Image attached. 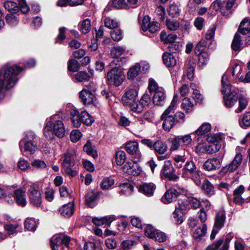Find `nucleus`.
Masks as SVG:
<instances>
[{
	"label": "nucleus",
	"instance_id": "obj_1",
	"mask_svg": "<svg viewBox=\"0 0 250 250\" xmlns=\"http://www.w3.org/2000/svg\"><path fill=\"white\" fill-rule=\"evenodd\" d=\"M22 68L14 65H6L3 68V74L0 71V93H2L4 89H10L17 83L19 75L22 70Z\"/></svg>",
	"mask_w": 250,
	"mask_h": 250
},
{
	"label": "nucleus",
	"instance_id": "obj_2",
	"mask_svg": "<svg viewBox=\"0 0 250 250\" xmlns=\"http://www.w3.org/2000/svg\"><path fill=\"white\" fill-rule=\"evenodd\" d=\"M221 139V136L218 133L210 134L207 138V141L210 144H199L196 147V151L199 153H215L218 151L221 147V145L220 143Z\"/></svg>",
	"mask_w": 250,
	"mask_h": 250
},
{
	"label": "nucleus",
	"instance_id": "obj_3",
	"mask_svg": "<svg viewBox=\"0 0 250 250\" xmlns=\"http://www.w3.org/2000/svg\"><path fill=\"white\" fill-rule=\"evenodd\" d=\"M65 128L62 121L57 120L54 123L48 122L44 128L43 134L48 139L52 140L55 135L60 138L65 136Z\"/></svg>",
	"mask_w": 250,
	"mask_h": 250
},
{
	"label": "nucleus",
	"instance_id": "obj_4",
	"mask_svg": "<svg viewBox=\"0 0 250 250\" xmlns=\"http://www.w3.org/2000/svg\"><path fill=\"white\" fill-rule=\"evenodd\" d=\"M221 92L224 94L226 92L229 91V94H225L223 97L224 102L225 106L228 108L232 107L236 102L238 96L237 93L234 90H231L229 82L228 80V76L223 75L222 77Z\"/></svg>",
	"mask_w": 250,
	"mask_h": 250
},
{
	"label": "nucleus",
	"instance_id": "obj_5",
	"mask_svg": "<svg viewBox=\"0 0 250 250\" xmlns=\"http://www.w3.org/2000/svg\"><path fill=\"white\" fill-rule=\"evenodd\" d=\"M75 153L73 150L64 153L61 158V166L63 170L71 177L76 176L77 171L74 168L75 165Z\"/></svg>",
	"mask_w": 250,
	"mask_h": 250
},
{
	"label": "nucleus",
	"instance_id": "obj_6",
	"mask_svg": "<svg viewBox=\"0 0 250 250\" xmlns=\"http://www.w3.org/2000/svg\"><path fill=\"white\" fill-rule=\"evenodd\" d=\"M70 115L72 123L77 128L79 127L82 123L86 125H91L94 121L93 117L86 111H82L80 113L78 110L72 109Z\"/></svg>",
	"mask_w": 250,
	"mask_h": 250
},
{
	"label": "nucleus",
	"instance_id": "obj_7",
	"mask_svg": "<svg viewBox=\"0 0 250 250\" xmlns=\"http://www.w3.org/2000/svg\"><path fill=\"white\" fill-rule=\"evenodd\" d=\"M19 145L24 155L26 156L24 153L26 152L34 153L37 149V143L34 134L31 132H27L25 137L20 141Z\"/></svg>",
	"mask_w": 250,
	"mask_h": 250
},
{
	"label": "nucleus",
	"instance_id": "obj_8",
	"mask_svg": "<svg viewBox=\"0 0 250 250\" xmlns=\"http://www.w3.org/2000/svg\"><path fill=\"white\" fill-rule=\"evenodd\" d=\"M96 89V85L92 83L89 84L88 89L83 88L79 93V97L85 105L91 104L95 106L98 105V101L94 93Z\"/></svg>",
	"mask_w": 250,
	"mask_h": 250
},
{
	"label": "nucleus",
	"instance_id": "obj_9",
	"mask_svg": "<svg viewBox=\"0 0 250 250\" xmlns=\"http://www.w3.org/2000/svg\"><path fill=\"white\" fill-rule=\"evenodd\" d=\"M125 77L124 72L122 69L114 67L107 73V83L109 85L118 86L123 83Z\"/></svg>",
	"mask_w": 250,
	"mask_h": 250
},
{
	"label": "nucleus",
	"instance_id": "obj_10",
	"mask_svg": "<svg viewBox=\"0 0 250 250\" xmlns=\"http://www.w3.org/2000/svg\"><path fill=\"white\" fill-rule=\"evenodd\" d=\"M190 135L174 136L168 139L169 149L171 151L178 150L181 146H188L191 142Z\"/></svg>",
	"mask_w": 250,
	"mask_h": 250
},
{
	"label": "nucleus",
	"instance_id": "obj_11",
	"mask_svg": "<svg viewBox=\"0 0 250 250\" xmlns=\"http://www.w3.org/2000/svg\"><path fill=\"white\" fill-rule=\"evenodd\" d=\"M50 242L52 250H58L59 247L62 245H64L67 248L70 249V237L63 234L53 236Z\"/></svg>",
	"mask_w": 250,
	"mask_h": 250
},
{
	"label": "nucleus",
	"instance_id": "obj_12",
	"mask_svg": "<svg viewBox=\"0 0 250 250\" xmlns=\"http://www.w3.org/2000/svg\"><path fill=\"white\" fill-rule=\"evenodd\" d=\"M162 177H165L171 180H175L178 176L175 174V169L169 160L165 161L160 172Z\"/></svg>",
	"mask_w": 250,
	"mask_h": 250
},
{
	"label": "nucleus",
	"instance_id": "obj_13",
	"mask_svg": "<svg viewBox=\"0 0 250 250\" xmlns=\"http://www.w3.org/2000/svg\"><path fill=\"white\" fill-rule=\"evenodd\" d=\"M28 194L30 203L36 207H39L42 202L41 193L38 190V187L35 185H31L28 190Z\"/></svg>",
	"mask_w": 250,
	"mask_h": 250
},
{
	"label": "nucleus",
	"instance_id": "obj_14",
	"mask_svg": "<svg viewBox=\"0 0 250 250\" xmlns=\"http://www.w3.org/2000/svg\"><path fill=\"white\" fill-rule=\"evenodd\" d=\"M150 18L146 15L144 17L141 23V29L144 32L148 30L150 33H154L160 30V24L158 22H150Z\"/></svg>",
	"mask_w": 250,
	"mask_h": 250
},
{
	"label": "nucleus",
	"instance_id": "obj_15",
	"mask_svg": "<svg viewBox=\"0 0 250 250\" xmlns=\"http://www.w3.org/2000/svg\"><path fill=\"white\" fill-rule=\"evenodd\" d=\"M123 171L129 175L137 176L142 172V168L139 165L134 161L127 162L122 167Z\"/></svg>",
	"mask_w": 250,
	"mask_h": 250
},
{
	"label": "nucleus",
	"instance_id": "obj_16",
	"mask_svg": "<svg viewBox=\"0 0 250 250\" xmlns=\"http://www.w3.org/2000/svg\"><path fill=\"white\" fill-rule=\"evenodd\" d=\"M184 192L185 189L183 188H180L178 190L174 188H170L162 198V201L165 204L171 203L173 198H176L180 194Z\"/></svg>",
	"mask_w": 250,
	"mask_h": 250
},
{
	"label": "nucleus",
	"instance_id": "obj_17",
	"mask_svg": "<svg viewBox=\"0 0 250 250\" xmlns=\"http://www.w3.org/2000/svg\"><path fill=\"white\" fill-rule=\"evenodd\" d=\"M138 93L135 89H129L123 96L122 101L124 105L128 107L136 101Z\"/></svg>",
	"mask_w": 250,
	"mask_h": 250
},
{
	"label": "nucleus",
	"instance_id": "obj_18",
	"mask_svg": "<svg viewBox=\"0 0 250 250\" xmlns=\"http://www.w3.org/2000/svg\"><path fill=\"white\" fill-rule=\"evenodd\" d=\"M243 160V156L240 153L236 154L233 160L228 165L223 167L225 172H233L240 166Z\"/></svg>",
	"mask_w": 250,
	"mask_h": 250
},
{
	"label": "nucleus",
	"instance_id": "obj_19",
	"mask_svg": "<svg viewBox=\"0 0 250 250\" xmlns=\"http://www.w3.org/2000/svg\"><path fill=\"white\" fill-rule=\"evenodd\" d=\"M125 149L127 152L131 155H136L139 160L141 156L139 150V144L136 141H129L125 144Z\"/></svg>",
	"mask_w": 250,
	"mask_h": 250
},
{
	"label": "nucleus",
	"instance_id": "obj_20",
	"mask_svg": "<svg viewBox=\"0 0 250 250\" xmlns=\"http://www.w3.org/2000/svg\"><path fill=\"white\" fill-rule=\"evenodd\" d=\"M236 0H226L222 2L220 9L222 15L228 16L231 14V8L235 5Z\"/></svg>",
	"mask_w": 250,
	"mask_h": 250
},
{
	"label": "nucleus",
	"instance_id": "obj_21",
	"mask_svg": "<svg viewBox=\"0 0 250 250\" xmlns=\"http://www.w3.org/2000/svg\"><path fill=\"white\" fill-rule=\"evenodd\" d=\"M221 161L217 158H212L207 160L204 164L203 167L207 170H213L219 169L221 167Z\"/></svg>",
	"mask_w": 250,
	"mask_h": 250
},
{
	"label": "nucleus",
	"instance_id": "obj_22",
	"mask_svg": "<svg viewBox=\"0 0 250 250\" xmlns=\"http://www.w3.org/2000/svg\"><path fill=\"white\" fill-rule=\"evenodd\" d=\"M156 189V186L152 183H144L140 185L139 190L140 192L147 196H151L153 195Z\"/></svg>",
	"mask_w": 250,
	"mask_h": 250
},
{
	"label": "nucleus",
	"instance_id": "obj_23",
	"mask_svg": "<svg viewBox=\"0 0 250 250\" xmlns=\"http://www.w3.org/2000/svg\"><path fill=\"white\" fill-rule=\"evenodd\" d=\"M196 171H197L196 167L193 162H187L182 169V177L185 178H188L190 174Z\"/></svg>",
	"mask_w": 250,
	"mask_h": 250
},
{
	"label": "nucleus",
	"instance_id": "obj_24",
	"mask_svg": "<svg viewBox=\"0 0 250 250\" xmlns=\"http://www.w3.org/2000/svg\"><path fill=\"white\" fill-rule=\"evenodd\" d=\"M60 213L65 217L72 215L74 212V204L73 202H70L63 205L60 209Z\"/></svg>",
	"mask_w": 250,
	"mask_h": 250
},
{
	"label": "nucleus",
	"instance_id": "obj_25",
	"mask_svg": "<svg viewBox=\"0 0 250 250\" xmlns=\"http://www.w3.org/2000/svg\"><path fill=\"white\" fill-rule=\"evenodd\" d=\"M166 98V95L163 88H160L156 91L153 97V102L156 105L163 104Z\"/></svg>",
	"mask_w": 250,
	"mask_h": 250
},
{
	"label": "nucleus",
	"instance_id": "obj_26",
	"mask_svg": "<svg viewBox=\"0 0 250 250\" xmlns=\"http://www.w3.org/2000/svg\"><path fill=\"white\" fill-rule=\"evenodd\" d=\"M245 187L243 185H240L235 189L233 191V201L238 204H241L244 202V199L241 197L244 192Z\"/></svg>",
	"mask_w": 250,
	"mask_h": 250
},
{
	"label": "nucleus",
	"instance_id": "obj_27",
	"mask_svg": "<svg viewBox=\"0 0 250 250\" xmlns=\"http://www.w3.org/2000/svg\"><path fill=\"white\" fill-rule=\"evenodd\" d=\"M15 199L16 203L20 206H24L26 204L25 192L21 189L16 190L14 192Z\"/></svg>",
	"mask_w": 250,
	"mask_h": 250
},
{
	"label": "nucleus",
	"instance_id": "obj_28",
	"mask_svg": "<svg viewBox=\"0 0 250 250\" xmlns=\"http://www.w3.org/2000/svg\"><path fill=\"white\" fill-rule=\"evenodd\" d=\"M114 219L113 216H107L102 218H93L92 221L96 226H101L104 224L109 226Z\"/></svg>",
	"mask_w": 250,
	"mask_h": 250
},
{
	"label": "nucleus",
	"instance_id": "obj_29",
	"mask_svg": "<svg viewBox=\"0 0 250 250\" xmlns=\"http://www.w3.org/2000/svg\"><path fill=\"white\" fill-rule=\"evenodd\" d=\"M161 119L163 121V127L166 131H169L172 127L176 124L173 116H161Z\"/></svg>",
	"mask_w": 250,
	"mask_h": 250
},
{
	"label": "nucleus",
	"instance_id": "obj_30",
	"mask_svg": "<svg viewBox=\"0 0 250 250\" xmlns=\"http://www.w3.org/2000/svg\"><path fill=\"white\" fill-rule=\"evenodd\" d=\"M153 148L156 152L163 154L167 151V146L165 142L159 140L154 142Z\"/></svg>",
	"mask_w": 250,
	"mask_h": 250
},
{
	"label": "nucleus",
	"instance_id": "obj_31",
	"mask_svg": "<svg viewBox=\"0 0 250 250\" xmlns=\"http://www.w3.org/2000/svg\"><path fill=\"white\" fill-rule=\"evenodd\" d=\"M238 30L243 35H246L250 32V20L245 18L240 23Z\"/></svg>",
	"mask_w": 250,
	"mask_h": 250
},
{
	"label": "nucleus",
	"instance_id": "obj_32",
	"mask_svg": "<svg viewBox=\"0 0 250 250\" xmlns=\"http://www.w3.org/2000/svg\"><path fill=\"white\" fill-rule=\"evenodd\" d=\"M164 63L168 67H172L176 65V61L173 55L169 53L165 52L163 55Z\"/></svg>",
	"mask_w": 250,
	"mask_h": 250
},
{
	"label": "nucleus",
	"instance_id": "obj_33",
	"mask_svg": "<svg viewBox=\"0 0 250 250\" xmlns=\"http://www.w3.org/2000/svg\"><path fill=\"white\" fill-rule=\"evenodd\" d=\"M177 38L176 34L171 33L167 35L166 32L164 31H162L160 34L161 40L165 43L171 44L174 42Z\"/></svg>",
	"mask_w": 250,
	"mask_h": 250
},
{
	"label": "nucleus",
	"instance_id": "obj_34",
	"mask_svg": "<svg viewBox=\"0 0 250 250\" xmlns=\"http://www.w3.org/2000/svg\"><path fill=\"white\" fill-rule=\"evenodd\" d=\"M97 197L96 193L93 191L88 192L85 196L86 204L90 208L94 207L96 204V200Z\"/></svg>",
	"mask_w": 250,
	"mask_h": 250
},
{
	"label": "nucleus",
	"instance_id": "obj_35",
	"mask_svg": "<svg viewBox=\"0 0 250 250\" xmlns=\"http://www.w3.org/2000/svg\"><path fill=\"white\" fill-rule=\"evenodd\" d=\"M202 188L204 192L209 196L215 194L214 187L207 179L204 181Z\"/></svg>",
	"mask_w": 250,
	"mask_h": 250
},
{
	"label": "nucleus",
	"instance_id": "obj_36",
	"mask_svg": "<svg viewBox=\"0 0 250 250\" xmlns=\"http://www.w3.org/2000/svg\"><path fill=\"white\" fill-rule=\"evenodd\" d=\"M225 219L226 215L224 211H222L218 212L216 215L214 227L220 229L224 226Z\"/></svg>",
	"mask_w": 250,
	"mask_h": 250
},
{
	"label": "nucleus",
	"instance_id": "obj_37",
	"mask_svg": "<svg viewBox=\"0 0 250 250\" xmlns=\"http://www.w3.org/2000/svg\"><path fill=\"white\" fill-rule=\"evenodd\" d=\"M242 41L239 33H236L231 43V48L234 51H239L242 49Z\"/></svg>",
	"mask_w": 250,
	"mask_h": 250
},
{
	"label": "nucleus",
	"instance_id": "obj_38",
	"mask_svg": "<svg viewBox=\"0 0 250 250\" xmlns=\"http://www.w3.org/2000/svg\"><path fill=\"white\" fill-rule=\"evenodd\" d=\"M178 95L177 94H174L173 98L172 100L170 105L164 111L161 116H172L170 113L174 111L176 104L177 102Z\"/></svg>",
	"mask_w": 250,
	"mask_h": 250
},
{
	"label": "nucleus",
	"instance_id": "obj_39",
	"mask_svg": "<svg viewBox=\"0 0 250 250\" xmlns=\"http://www.w3.org/2000/svg\"><path fill=\"white\" fill-rule=\"evenodd\" d=\"M174 165L176 168H182L186 162V157L183 155H175L173 157Z\"/></svg>",
	"mask_w": 250,
	"mask_h": 250
},
{
	"label": "nucleus",
	"instance_id": "obj_40",
	"mask_svg": "<svg viewBox=\"0 0 250 250\" xmlns=\"http://www.w3.org/2000/svg\"><path fill=\"white\" fill-rule=\"evenodd\" d=\"M24 226L28 230L34 231L36 229L37 223L34 218H27L24 221Z\"/></svg>",
	"mask_w": 250,
	"mask_h": 250
},
{
	"label": "nucleus",
	"instance_id": "obj_41",
	"mask_svg": "<svg viewBox=\"0 0 250 250\" xmlns=\"http://www.w3.org/2000/svg\"><path fill=\"white\" fill-rule=\"evenodd\" d=\"M4 7L8 11L16 13L19 10V7L17 3L12 1H6L4 3Z\"/></svg>",
	"mask_w": 250,
	"mask_h": 250
},
{
	"label": "nucleus",
	"instance_id": "obj_42",
	"mask_svg": "<svg viewBox=\"0 0 250 250\" xmlns=\"http://www.w3.org/2000/svg\"><path fill=\"white\" fill-rule=\"evenodd\" d=\"M207 232V227L204 224L202 228L196 229L193 232V236L195 239H200L204 237Z\"/></svg>",
	"mask_w": 250,
	"mask_h": 250
},
{
	"label": "nucleus",
	"instance_id": "obj_43",
	"mask_svg": "<svg viewBox=\"0 0 250 250\" xmlns=\"http://www.w3.org/2000/svg\"><path fill=\"white\" fill-rule=\"evenodd\" d=\"M168 14L172 17H177L180 15V9L175 3L170 4L167 9Z\"/></svg>",
	"mask_w": 250,
	"mask_h": 250
},
{
	"label": "nucleus",
	"instance_id": "obj_44",
	"mask_svg": "<svg viewBox=\"0 0 250 250\" xmlns=\"http://www.w3.org/2000/svg\"><path fill=\"white\" fill-rule=\"evenodd\" d=\"M114 184V180L111 177H105L101 184V188L104 190L109 189Z\"/></svg>",
	"mask_w": 250,
	"mask_h": 250
},
{
	"label": "nucleus",
	"instance_id": "obj_45",
	"mask_svg": "<svg viewBox=\"0 0 250 250\" xmlns=\"http://www.w3.org/2000/svg\"><path fill=\"white\" fill-rule=\"evenodd\" d=\"M239 106L235 110L236 113H240L245 109L248 104V99L244 96H240L238 99Z\"/></svg>",
	"mask_w": 250,
	"mask_h": 250
},
{
	"label": "nucleus",
	"instance_id": "obj_46",
	"mask_svg": "<svg viewBox=\"0 0 250 250\" xmlns=\"http://www.w3.org/2000/svg\"><path fill=\"white\" fill-rule=\"evenodd\" d=\"M141 67L138 64L133 66L129 69L127 72V77L128 79H133L137 77L140 72Z\"/></svg>",
	"mask_w": 250,
	"mask_h": 250
},
{
	"label": "nucleus",
	"instance_id": "obj_47",
	"mask_svg": "<svg viewBox=\"0 0 250 250\" xmlns=\"http://www.w3.org/2000/svg\"><path fill=\"white\" fill-rule=\"evenodd\" d=\"M125 52V49L122 46H115L111 49V55L113 58H118Z\"/></svg>",
	"mask_w": 250,
	"mask_h": 250
},
{
	"label": "nucleus",
	"instance_id": "obj_48",
	"mask_svg": "<svg viewBox=\"0 0 250 250\" xmlns=\"http://www.w3.org/2000/svg\"><path fill=\"white\" fill-rule=\"evenodd\" d=\"M181 107L187 113H189L193 110V104L190 99L186 98L183 100Z\"/></svg>",
	"mask_w": 250,
	"mask_h": 250
},
{
	"label": "nucleus",
	"instance_id": "obj_49",
	"mask_svg": "<svg viewBox=\"0 0 250 250\" xmlns=\"http://www.w3.org/2000/svg\"><path fill=\"white\" fill-rule=\"evenodd\" d=\"M211 125L209 123H205L199 127L195 131V133L198 135H202L208 132L211 130Z\"/></svg>",
	"mask_w": 250,
	"mask_h": 250
},
{
	"label": "nucleus",
	"instance_id": "obj_50",
	"mask_svg": "<svg viewBox=\"0 0 250 250\" xmlns=\"http://www.w3.org/2000/svg\"><path fill=\"white\" fill-rule=\"evenodd\" d=\"M115 159L118 165H122L125 162L126 159L125 153L122 150L117 151L116 153Z\"/></svg>",
	"mask_w": 250,
	"mask_h": 250
},
{
	"label": "nucleus",
	"instance_id": "obj_51",
	"mask_svg": "<svg viewBox=\"0 0 250 250\" xmlns=\"http://www.w3.org/2000/svg\"><path fill=\"white\" fill-rule=\"evenodd\" d=\"M167 28L170 30H176L179 27V22L173 19H167L166 21Z\"/></svg>",
	"mask_w": 250,
	"mask_h": 250
},
{
	"label": "nucleus",
	"instance_id": "obj_52",
	"mask_svg": "<svg viewBox=\"0 0 250 250\" xmlns=\"http://www.w3.org/2000/svg\"><path fill=\"white\" fill-rule=\"evenodd\" d=\"M240 125L242 127L250 126V112H246L239 122Z\"/></svg>",
	"mask_w": 250,
	"mask_h": 250
},
{
	"label": "nucleus",
	"instance_id": "obj_53",
	"mask_svg": "<svg viewBox=\"0 0 250 250\" xmlns=\"http://www.w3.org/2000/svg\"><path fill=\"white\" fill-rule=\"evenodd\" d=\"M91 29L90 21L86 19L83 20L80 25V30L83 34L89 32Z\"/></svg>",
	"mask_w": 250,
	"mask_h": 250
},
{
	"label": "nucleus",
	"instance_id": "obj_54",
	"mask_svg": "<svg viewBox=\"0 0 250 250\" xmlns=\"http://www.w3.org/2000/svg\"><path fill=\"white\" fill-rule=\"evenodd\" d=\"M185 213L186 212H182V211L176 208L175 209L173 213V215L175 221L177 224H181L183 223L184 221L183 214Z\"/></svg>",
	"mask_w": 250,
	"mask_h": 250
},
{
	"label": "nucleus",
	"instance_id": "obj_55",
	"mask_svg": "<svg viewBox=\"0 0 250 250\" xmlns=\"http://www.w3.org/2000/svg\"><path fill=\"white\" fill-rule=\"evenodd\" d=\"M75 79L78 82H82L89 80L90 76L86 72L80 71L75 75Z\"/></svg>",
	"mask_w": 250,
	"mask_h": 250
},
{
	"label": "nucleus",
	"instance_id": "obj_56",
	"mask_svg": "<svg viewBox=\"0 0 250 250\" xmlns=\"http://www.w3.org/2000/svg\"><path fill=\"white\" fill-rule=\"evenodd\" d=\"M83 150L88 155H91L94 158L97 156V152L93 148L91 144L89 142H87L86 144L84 145Z\"/></svg>",
	"mask_w": 250,
	"mask_h": 250
},
{
	"label": "nucleus",
	"instance_id": "obj_57",
	"mask_svg": "<svg viewBox=\"0 0 250 250\" xmlns=\"http://www.w3.org/2000/svg\"><path fill=\"white\" fill-rule=\"evenodd\" d=\"M128 107L131 111L136 113H141L145 109L144 107L140 104L139 102L136 101L129 106Z\"/></svg>",
	"mask_w": 250,
	"mask_h": 250
},
{
	"label": "nucleus",
	"instance_id": "obj_58",
	"mask_svg": "<svg viewBox=\"0 0 250 250\" xmlns=\"http://www.w3.org/2000/svg\"><path fill=\"white\" fill-rule=\"evenodd\" d=\"M207 45V42L206 40H201L196 45L194 49L195 53L197 55L204 52V50Z\"/></svg>",
	"mask_w": 250,
	"mask_h": 250
},
{
	"label": "nucleus",
	"instance_id": "obj_59",
	"mask_svg": "<svg viewBox=\"0 0 250 250\" xmlns=\"http://www.w3.org/2000/svg\"><path fill=\"white\" fill-rule=\"evenodd\" d=\"M79 69V63L74 59H70L68 62V70L72 72H77Z\"/></svg>",
	"mask_w": 250,
	"mask_h": 250
},
{
	"label": "nucleus",
	"instance_id": "obj_60",
	"mask_svg": "<svg viewBox=\"0 0 250 250\" xmlns=\"http://www.w3.org/2000/svg\"><path fill=\"white\" fill-rule=\"evenodd\" d=\"M188 202L191 207L194 209L199 208L201 205L200 200L192 196L188 197Z\"/></svg>",
	"mask_w": 250,
	"mask_h": 250
},
{
	"label": "nucleus",
	"instance_id": "obj_61",
	"mask_svg": "<svg viewBox=\"0 0 250 250\" xmlns=\"http://www.w3.org/2000/svg\"><path fill=\"white\" fill-rule=\"evenodd\" d=\"M18 227L19 225L17 223H14L13 224L8 223L4 226V228L7 231L8 234L11 235L17 232L16 229Z\"/></svg>",
	"mask_w": 250,
	"mask_h": 250
},
{
	"label": "nucleus",
	"instance_id": "obj_62",
	"mask_svg": "<svg viewBox=\"0 0 250 250\" xmlns=\"http://www.w3.org/2000/svg\"><path fill=\"white\" fill-rule=\"evenodd\" d=\"M197 55L199 56V64L204 65L208 63L209 58V54L206 52H202Z\"/></svg>",
	"mask_w": 250,
	"mask_h": 250
},
{
	"label": "nucleus",
	"instance_id": "obj_63",
	"mask_svg": "<svg viewBox=\"0 0 250 250\" xmlns=\"http://www.w3.org/2000/svg\"><path fill=\"white\" fill-rule=\"evenodd\" d=\"M110 34L112 39L115 41H119L123 38L122 32L118 28H115Z\"/></svg>",
	"mask_w": 250,
	"mask_h": 250
},
{
	"label": "nucleus",
	"instance_id": "obj_64",
	"mask_svg": "<svg viewBox=\"0 0 250 250\" xmlns=\"http://www.w3.org/2000/svg\"><path fill=\"white\" fill-rule=\"evenodd\" d=\"M5 20L6 22L12 26L16 25L18 23V20L17 17L12 14H8L6 16Z\"/></svg>",
	"mask_w": 250,
	"mask_h": 250
}]
</instances>
